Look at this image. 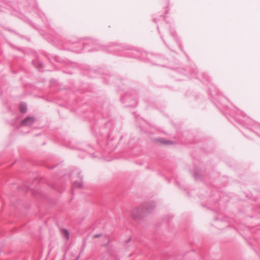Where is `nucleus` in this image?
Wrapping results in <instances>:
<instances>
[{"mask_svg":"<svg viewBox=\"0 0 260 260\" xmlns=\"http://www.w3.org/2000/svg\"><path fill=\"white\" fill-rule=\"evenodd\" d=\"M134 213H135L134 212L133 216H134V218H136V217H137L139 216V215H135Z\"/></svg>","mask_w":260,"mask_h":260,"instance_id":"1a4fd4ad","label":"nucleus"},{"mask_svg":"<svg viewBox=\"0 0 260 260\" xmlns=\"http://www.w3.org/2000/svg\"><path fill=\"white\" fill-rule=\"evenodd\" d=\"M137 210H139V209H137ZM136 211H137V210H135V211H134V212L135 213V212H136Z\"/></svg>","mask_w":260,"mask_h":260,"instance_id":"9d476101","label":"nucleus"},{"mask_svg":"<svg viewBox=\"0 0 260 260\" xmlns=\"http://www.w3.org/2000/svg\"><path fill=\"white\" fill-rule=\"evenodd\" d=\"M100 236H101V235L100 234H96L93 236V237L94 238H98Z\"/></svg>","mask_w":260,"mask_h":260,"instance_id":"0eeeda50","label":"nucleus"},{"mask_svg":"<svg viewBox=\"0 0 260 260\" xmlns=\"http://www.w3.org/2000/svg\"><path fill=\"white\" fill-rule=\"evenodd\" d=\"M19 110L22 113H25L27 111V107L26 105L21 104L19 106Z\"/></svg>","mask_w":260,"mask_h":260,"instance_id":"20e7f679","label":"nucleus"},{"mask_svg":"<svg viewBox=\"0 0 260 260\" xmlns=\"http://www.w3.org/2000/svg\"><path fill=\"white\" fill-rule=\"evenodd\" d=\"M74 185L75 187H77L78 188H81L83 186V183L82 182L75 181L74 183Z\"/></svg>","mask_w":260,"mask_h":260,"instance_id":"39448f33","label":"nucleus"},{"mask_svg":"<svg viewBox=\"0 0 260 260\" xmlns=\"http://www.w3.org/2000/svg\"><path fill=\"white\" fill-rule=\"evenodd\" d=\"M165 144H170L171 142L170 141H165L164 142Z\"/></svg>","mask_w":260,"mask_h":260,"instance_id":"6e6552de","label":"nucleus"},{"mask_svg":"<svg viewBox=\"0 0 260 260\" xmlns=\"http://www.w3.org/2000/svg\"><path fill=\"white\" fill-rule=\"evenodd\" d=\"M35 119L34 117H27L24 119L21 122V125L22 126H29L31 125L35 122Z\"/></svg>","mask_w":260,"mask_h":260,"instance_id":"f257e3e1","label":"nucleus"},{"mask_svg":"<svg viewBox=\"0 0 260 260\" xmlns=\"http://www.w3.org/2000/svg\"><path fill=\"white\" fill-rule=\"evenodd\" d=\"M171 33L172 34V36H174V34H173L172 31H171Z\"/></svg>","mask_w":260,"mask_h":260,"instance_id":"9b49d317","label":"nucleus"},{"mask_svg":"<svg viewBox=\"0 0 260 260\" xmlns=\"http://www.w3.org/2000/svg\"><path fill=\"white\" fill-rule=\"evenodd\" d=\"M63 231L64 233V236L68 240L69 239V233L66 230H63Z\"/></svg>","mask_w":260,"mask_h":260,"instance_id":"423d86ee","label":"nucleus"},{"mask_svg":"<svg viewBox=\"0 0 260 260\" xmlns=\"http://www.w3.org/2000/svg\"><path fill=\"white\" fill-rule=\"evenodd\" d=\"M33 63L34 66H35L36 67L38 68L40 71L42 70V69L43 67L42 63H41L38 60H35L33 61Z\"/></svg>","mask_w":260,"mask_h":260,"instance_id":"7ed1b4c3","label":"nucleus"},{"mask_svg":"<svg viewBox=\"0 0 260 260\" xmlns=\"http://www.w3.org/2000/svg\"><path fill=\"white\" fill-rule=\"evenodd\" d=\"M155 207L154 206L151 205L149 207V205L147 204H144L143 206V207L141 209V213L140 214H145L147 213L150 212L152 209Z\"/></svg>","mask_w":260,"mask_h":260,"instance_id":"f03ea898","label":"nucleus"}]
</instances>
